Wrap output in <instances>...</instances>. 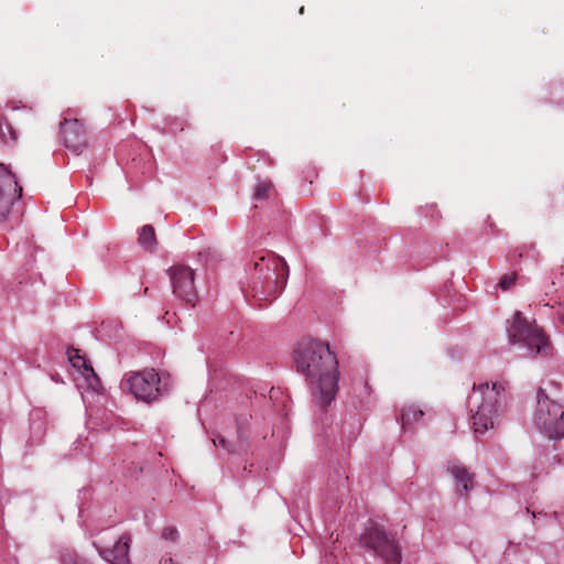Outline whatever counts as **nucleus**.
<instances>
[{"label":"nucleus","instance_id":"1","mask_svg":"<svg viewBox=\"0 0 564 564\" xmlns=\"http://www.w3.org/2000/svg\"><path fill=\"white\" fill-rule=\"evenodd\" d=\"M297 371L304 373L311 386L312 400L326 409L338 391V360L336 355H296Z\"/></svg>","mask_w":564,"mask_h":564},{"label":"nucleus","instance_id":"7","mask_svg":"<svg viewBox=\"0 0 564 564\" xmlns=\"http://www.w3.org/2000/svg\"><path fill=\"white\" fill-rule=\"evenodd\" d=\"M507 330L512 344H521L535 352H545L552 348L543 328L535 323H530L521 312L514 313L512 323Z\"/></svg>","mask_w":564,"mask_h":564},{"label":"nucleus","instance_id":"16","mask_svg":"<svg viewBox=\"0 0 564 564\" xmlns=\"http://www.w3.org/2000/svg\"><path fill=\"white\" fill-rule=\"evenodd\" d=\"M138 241L145 250L153 251L156 247L154 228L151 225H144L140 229Z\"/></svg>","mask_w":564,"mask_h":564},{"label":"nucleus","instance_id":"24","mask_svg":"<svg viewBox=\"0 0 564 564\" xmlns=\"http://www.w3.org/2000/svg\"><path fill=\"white\" fill-rule=\"evenodd\" d=\"M558 317L561 322L564 324V303L561 305V308L558 311Z\"/></svg>","mask_w":564,"mask_h":564},{"label":"nucleus","instance_id":"6","mask_svg":"<svg viewBox=\"0 0 564 564\" xmlns=\"http://www.w3.org/2000/svg\"><path fill=\"white\" fill-rule=\"evenodd\" d=\"M130 392L140 400L151 402L166 394L171 387V377L166 372H156L154 369L131 373L127 378Z\"/></svg>","mask_w":564,"mask_h":564},{"label":"nucleus","instance_id":"18","mask_svg":"<svg viewBox=\"0 0 564 564\" xmlns=\"http://www.w3.org/2000/svg\"><path fill=\"white\" fill-rule=\"evenodd\" d=\"M62 564H89V562L79 556L75 551L70 549H63L59 554Z\"/></svg>","mask_w":564,"mask_h":564},{"label":"nucleus","instance_id":"4","mask_svg":"<svg viewBox=\"0 0 564 564\" xmlns=\"http://www.w3.org/2000/svg\"><path fill=\"white\" fill-rule=\"evenodd\" d=\"M532 422L536 429L550 438L564 437V408L550 399L541 388L536 392V408Z\"/></svg>","mask_w":564,"mask_h":564},{"label":"nucleus","instance_id":"26","mask_svg":"<svg viewBox=\"0 0 564 564\" xmlns=\"http://www.w3.org/2000/svg\"><path fill=\"white\" fill-rule=\"evenodd\" d=\"M525 512H527V513H531V516H532L533 518H535V517H536L535 512H531L529 508H527V509H525Z\"/></svg>","mask_w":564,"mask_h":564},{"label":"nucleus","instance_id":"20","mask_svg":"<svg viewBox=\"0 0 564 564\" xmlns=\"http://www.w3.org/2000/svg\"><path fill=\"white\" fill-rule=\"evenodd\" d=\"M517 276V272H511L502 275L499 282L500 289L503 291L509 290L516 283Z\"/></svg>","mask_w":564,"mask_h":564},{"label":"nucleus","instance_id":"21","mask_svg":"<svg viewBox=\"0 0 564 564\" xmlns=\"http://www.w3.org/2000/svg\"><path fill=\"white\" fill-rule=\"evenodd\" d=\"M162 539L175 542L178 539V531L175 527H166L162 530Z\"/></svg>","mask_w":564,"mask_h":564},{"label":"nucleus","instance_id":"23","mask_svg":"<svg viewBox=\"0 0 564 564\" xmlns=\"http://www.w3.org/2000/svg\"><path fill=\"white\" fill-rule=\"evenodd\" d=\"M119 322L116 319V318H108V319H105L101 322L100 324V327L102 329H105L106 327L112 325V324H118Z\"/></svg>","mask_w":564,"mask_h":564},{"label":"nucleus","instance_id":"17","mask_svg":"<svg viewBox=\"0 0 564 564\" xmlns=\"http://www.w3.org/2000/svg\"><path fill=\"white\" fill-rule=\"evenodd\" d=\"M423 415L424 412L413 405L404 408L401 413L402 426L404 429L411 426L413 423L420 421Z\"/></svg>","mask_w":564,"mask_h":564},{"label":"nucleus","instance_id":"11","mask_svg":"<svg viewBox=\"0 0 564 564\" xmlns=\"http://www.w3.org/2000/svg\"><path fill=\"white\" fill-rule=\"evenodd\" d=\"M61 133L66 148L79 154L87 145L86 129L82 121L65 119L61 123Z\"/></svg>","mask_w":564,"mask_h":564},{"label":"nucleus","instance_id":"14","mask_svg":"<svg viewBox=\"0 0 564 564\" xmlns=\"http://www.w3.org/2000/svg\"><path fill=\"white\" fill-rule=\"evenodd\" d=\"M448 470L456 481L457 494L462 496L465 495L469 488L473 487V479L468 470L464 466L457 464L448 466Z\"/></svg>","mask_w":564,"mask_h":564},{"label":"nucleus","instance_id":"19","mask_svg":"<svg viewBox=\"0 0 564 564\" xmlns=\"http://www.w3.org/2000/svg\"><path fill=\"white\" fill-rule=\"evenodd\" d=\"M273 189V184L270 181H261L257 184L253 193V198L257 200H264L269 198Z\"/></svg>","mask_w":564,"mask_h":564},{"label":"nucleus","instance_id":"9","mask_svg":"<svg viewBox=\"0 0 564 564\" xmlns=\"http://www.w3.org/2000/svg\"><path fill=\"white\" fill-rule=\"evenodd\" d=\"M33 121V115L25 107L14 108L9 116L0 118V140L6 144L18 141L19 130L26 129Z\"/></svg>","mask_w":564,"mask_h":564},{"label":"nucleus","instance_id":"3","mask_svg":"<svg viewBox=\"0 0 564 564\" xmlns=\"http://www.w3.org/2000/svg\"><path fill=\"white\" fill-rule=\"evenodd\" d=\"M505 383L488 382L474 384L473 394L469 398L473 414V427L475 433L484 434L495 427L496 420L499 415L500 403L505 399Z\"/></svg>","mask_w":564,"mask_h":564},{"label":"nucleus","instance_id":"13","mask_svg":"<svg viewBox=\"0 0 564 564\" xmlns=\"http://www.w3.org/2000/svg\"><path fill=\"white\" fill-rule=\"evenodd\" d=\"M67 356L70 366L84 378L88 388L93 391H98L101 388V383L86 355Z\"/></svg>","mask_w":564,"mask_h":564},{"label":"nucleus","instance_id":"15","mask_svg":"<svg viewBox=\"0 0 564 564\" xmlns=\"http://www.w3.org/2000/svg\"><path fill=\"white\" fill-rule=\"evenodd\" d=\"M293 352H332L330 346L327 341L314 339L311 337L302 338L297 347L293 350Z\"/></svg>","mask_w":564,"mask_h":564},{"label":"nucleus","instance_id":"5","mask_svg":"<svg viewBox=\"0 0 564 564\" xmlns=\"http://www.w3.org/2000/svg\"><path fill=\"white\" fill-rule=\"evenodd\" d=\"M361 546L371 550L384 564H401L402 547L394 534L387 533L377 523H369L360 536Z\"/></svg>","mask_w":564,"mask_h":564},{"label":"nucleus","instance_id":"25","mask_svg":"<svg viewBox=\"0 0 564 564\" xmlns=\"http://www.w3.org/2000/svg\"><path fill=\"white\" fill-rule=\"evenodd\" d=\"M66 352H74V354H77V352H80V350H79V349H77V348L72 347V348H68Z\"/></svg>","mask_w":564,"mask_h":564},{"label":"nucleus","instance_id":"8","mask_svg":"<svg viewBox=\"0 0 564 564\" xmlns=\"http://www.w3.org/2000/svg\"><path fill=\"white\" fill-rule=\"evenodd\" d=\"M167 272L172 282L173 293L180 300L194 306L197 299L194 271L187 265L176 264L171 267Z\"/></svg>","mask_w":564,"mask_h":564},{"label":"nucleus","instance_id":"22","mask_svg":"<svg viewBox=\"0 0 564 564\" xmlns=\"http://www.w3.org/2000/svg\"><path fill=\"white\" fill-rule=\"evenodd\" d=\"M213 443L215 446H221L223 448L227 449L228 452H232L230 444L221 435H217L216 437H214Z\"/></svg>","mask_w":564,"mask_h":564},{"label":"nucleus","instance_id":"10","mask_svg":"<svg viewBox=\"0 0 564 564\" xmlns=\"http://www.w3.org/2000/svg\"><path fill=\"white\" fill-rule=\"evenodd\" d=\"M22 187L18 185L15 175L0 164V219L10 213L13 203L21 197Z\"/></svg>","mask_w":564,"mask_h":564},{"label":"nucleus","instance_id":"2","mask_svg":"<svg viewBox=\"0 0 564 564\" xmlns=\"http://www.w3.org/2000/svg\"><path fill=\"white\" fill-rule=\"evenodd\" d=\"M252 267L254 296L263 295L265 301L276 299L284 290L289 279V267L285 260L274 252L267 251L254 256Z\"/></svg>","mask_w":564,"mask_h":564},{"label":"nucleus","instance_id":"12","mask_svg":"<svg viewBox=\"0 0 564 564\" xmlns=\"http://www.w3.org/2000/svg\"><path fill=\"white\" fill-rule=\"evenodd\" d=\"M131 536L128 533L122 534L111 547L101 546L95 543L100 556L110 564H130L129 549Z\"/></svg>","mask_w":564,"mask_h":564}]
</instances>
